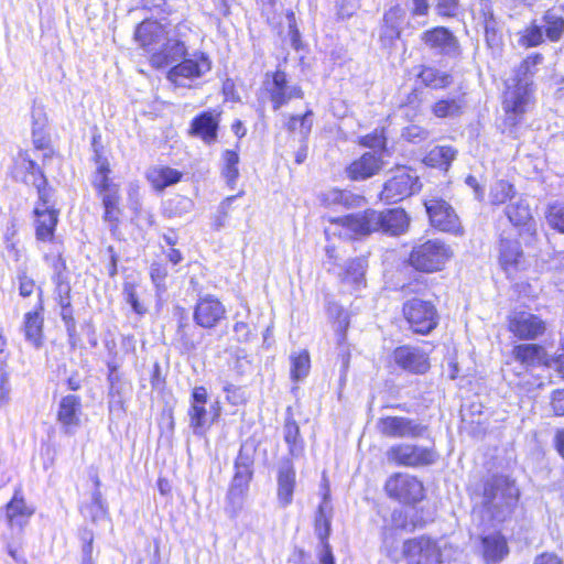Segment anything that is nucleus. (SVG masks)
Wrapping results in <instances>:
<instances>
[{"label": "nucleus", "instance_id": "nucleus-1", "mask_svg": "<svg viewBox=\"0 0 564 564\" xmlns=\"http://www.w3.org/2000/svg\"><path fill=\"white\" fill-rule=\"evenodd\" d=\"M344 227L355 236H366L382 231L390 236H400L408 231L410 217L402 208L383 212L367 209L364 213L348 215L341 219Z\"/></svg>", "mask_w": 564, "mask_h": 564}, {"label": "nucleus", "instance_id": "nucleus-2", "mask_svg": "<svg viewBox=\"0 0 564 564\" xmlns=\"http://www.w3.org/2000/svg\"><path fill=\"white\" fill-rule=\"evenodd\" d=\"M542 54L535 53L529 55L522 61L516 70V77L507 84L505 91L502 109L506 112V123L514 127L527 112L531 101V83L529 75L533 74L532 68L542 63Z\"/></svg>", "mask_w": 564, "mask_h": 564}, {"label": "nucleus", "instance_id": "nucleus-3", "mask_svg": "<svg viewBox=\"0 0 564 564\" xmlns=\"http://www.w3.org/2000/svg\"><path fill=\"white\" fill-rule=\"evenodd\" d=\"M519 496L514 480L507 476H494L485 484L482 506L492 520L503 522L511 517Z\"/></svg>", "mask_w": 564, "mask_h": 564}, {"label": "nucleus", "instance_id": "nucleus-4", "mask_svg": "<svg viewBox=\"0 0 564 564\" xmlns=\"http://www.w3.org/2000/svg\"><path fill=\"white\" fill-rule=\"evenodd\" d=\"M253 463L252 453L246 445H242L235 460V474L226 496L227 511L232 517H236L243 508L253 477Z\"/></svg>", "mask_w": 564, "mask_h": 564}, {"label": "nucleus", "instance_id": "nucleus-5", "mask_svg": "<svg viewBox=\"0 0 564 564\" xmlns=\"http://www.w3.org/2000/svg\"><path fill=\"white\" fill-rule=\"evenodd\" d=\"M453 250L445 242L434 239L427 240L412 249L410 263L419 271H441L453 257Z\"/></svg>", "mask_w": 564, "mask_h": 564}, {"label": "nucleus", "instance_id": "nucleus-6", "mask_svg": "<svg viewBox=\"0 0 564 564\" xmlns=\"http://www.w3.org/2000/svg\"><path fill=\"white\" fill-rule=\"evenodd\" d=\"M419 188V176L411 169L399 166L384 183L380 198L388 204L397 203L411 196Z\"/></svg>", "mask_w": 564, "mask_h": 564}, {"label": "nucleus", "instance_id": "nucleus-7", "mask_svg": "<svg viewBox=\"0 0 564 564\" xmlns=\"http://www.w3.org/2000/svg\"><path fill=\"white\" fill-rule=\"evenodd\" d=\"M189 31L186 24L180 23L170 31L161 50L152 53L150 62L156 68L165 67L183 59L187 54L184 37Z\"/></svg>", "mask_w": 564, "mask_h": 564}, {"label": "nucleus", "instance_id": "nucleus-8", "mask_svg": "<svg viewBox=\"0 0 564 564\" xmlns=\"http://www.w3.org/2000/svg\"><path fill=\"white\" fill-rule=\"evenodd\" d=\"M384 489L390 498L404 505H414L424 498L422 481L406 473H395L390 476Z\"/></svg>", "mask_w": 564, "mask_h": 564}, {"label": "nucleus", "instance_id": "nucleus-9", "mask_svg": "<svg viewBox=\"0 0 564 564\" xmlns=\"http://www.w3.org/2000/svg\"><path fill=\"white\" fill-rule=\"evenodd\" d=\"M424 205L434 228L454 236L464 235V228L458 215L446 200L431 198Z\"/></svg>", "mask_w": 564, "mask_h": 564}, {"label": "nucleus", "instance_id": "nucleus-10", "mask_svg": "<svg viewBox=\"0 0 564 564\" xmlns=\"http://www.w3.org/2000/svg\"><path fill=\"white\" fill-rule=\"evenodd\" d=\"M437 454L433 448L414 444H397L387 451V459L400 466L420 467L433 464Z\"/></svg>", "mask_w": 564, "mask_h": 564}, {"label": "nucleus", "instance_id": "nucleus-11", "mask_svg": "<svg viewBox=\"0 0 564 564\" xmlns=\"http://www.w3.org/2000/svg\"><path fill=\"white\" fill-rule=\"evenodd\" d=\"M403 314L417 334H429L437 325V313L434 305L420 299L408 301L403 306Z\"/></svg>", "mask_w": 564, "mask_h": 564}, {"label": "nucleus", "instance_id": "nucleus-12", "mask_svg": "<svg viewBox=\"0 0 564 564\" xmlns=\"http://www.w3.org/2000/svg\"><path fill=\"white\" fill-rule=\"evenodd\" d=\"M377 431L391 438H416L423 435L426 427L419 422L404 416H384L377 421Z\"/></svg>", "mask_w": 564, "mask_h": 564}, {"label": "nucleus", "instance_id": "nucleus-13", "mask_svg": "<svg viewBox=\"0 0 564 564\" xmlns=\"http://www.w3.org/2000/svg\"><path fill=\"white\" fill-rule=\"evenodd\" d=\"M402 556L408 564H437L440 563L441 552L432 540L422 536L405 541Z\"/></svg>", "mask_w": 564, "mask_h": 564}, {"label": "nucleus", "instance_id": "nucleus-14", "mask_svg": "<svg viewBox=\"0 0 564 564\" xmlns=\"http://www.w3.org/2000/svg\"><path fill=\"white\" fill-rule=\"evenodd\" d=\"M545 329V322L530 312L516 311L509 317V330L519 339H535L543 335Z\"/></svg>", "mask_w": 564, "mask_h": 564}, {"label": "nucleus", "instance_id": "nucleus-15", "mask_svg": "<svg viewBox=\"0 0 564 564\" xmlns=\"http://www.w3.org/2000/svg\"><path fill=\"white\" fill-rule=\"evenodd\" d=\"M424 45L440 55L456 57L460 53L457 37L444 26H435L421 34Z\"/></svg>", "mask_w": 564, "mask_h": 564}, {"label": "nucleus", "instance_id": "nucleus-16", "mask_svg": "<svg viewBox=\"0 0 564 564\" xmlns=\"http://www.w3.org/2000/svg\"><path fill=\"white\" fill-rule=\"evenodd\" d=\"M212 63L204 55H195L194 58H184L181 63L172 67L167 73V79L175 86H186V79L198 78L209 72Z\"/></svg>", "mask_w": 564, "mask_h": 564}, {"label": "nucleus", "instance_id": "nucleus-17", "mask_svg": "<svg viewBox=\"0 0 564 564\" xmlns=\"http://www.w3.org/2000/svg\"><path fill=\"white\" fill-rule=\"evenodd\" d=\"M56 421L65 435L76 433L82 424V400L78 395L67 394L59 400Z\"/></svg>", "mask_w": 564, "mask_h": 564}, {"label": "nucleus", "instance_id": "nucleus-18", "mask_svg": "<svg viewBox=\"0 0 564 564\" xmlns=\"http://www.w3.org/2000/svg\"><path fill=\"white\" fill-rule=\"evenodd\" d=\"M226 316V308L214 295L200 297L194 310V321L204 328L215 327Z\"/></svg>", "mask_w": 564, "mask_h": 564}, {"label": "nucleus", "instance_id": "nucleus-19", "mask_svg": "<svg viewBox=\"0 0 564 564\" xmlns=\"http://www.w3.org/2000/svg\"><path fill=\"white\" fill-rule=\"evenodd\" d=\"M405 19L406 10L400 4H395L384 12L379 35L383 46L391 47L400 39Z\"/></svg>", "mask_w": 564, "mask_h": 564}, {"label": "nucleus", "instance_id": "nucleus-20", "mask_svg": "<svg viewBox=\"0 0 564 564\" xmlns=\"http://www.w3.org/2000/svg\"><path fill=\"white\" fill-rule=\"evenodd\" d=\"M171 30L153 20H144L134 31L135 42L148 52H156L158 46L165 40Z\"/></svg>", "mask_w": 564, "mask_h": 564}, {"label": "nucleus", "instance_id": "nucleus-21", "mask_svg": "<svg viewBox=\"0 0 564 564\" xmlns=\"http://www.w3.org/2000/svg\"><path fill=\"white\" fill-rule=\"evenodd\" d=\"M499 263L509 276L523 268L524 256L518 240L501 238L499 243Z\"/></svg>", "mask_w": 564, "mask_h": 564}, {"label": "nucleus", "instance_id": "nucleus-22", "mask_svg": "<svg viewBox=\"0 0 564 564\" xmlns=\"http://www.w3.org/2000/svg\"><path fill=\"white\" fill-rule=\"evenodd\" d=\"M206 402L207 390L204 387L194 388L188 416L189 426L196 435H203L208 426V414L205 408Z\"/></svg>", "mask_w": 564, "mask_h": 564}, {"label": "nucleus", "instance_id": "nucleus-23", "mask_svg": "<svg viewBox=\"0 0 564 564\" xmlns=\"http://www.w3.org/2000/svg\"><path fill=\"white\" fill-rule=\"evenodd\" d=\"M393 357L398 366L413 373H425L430 368L426 354L419 348L399 347L394 350Z\"/></svg>", "mask_w": 564, "mask_h": 564}, {"label": "nucleus", "instance_id": "nucleus-24", "mask_svg": "<svg viewBox=\"0 0 564 564\" xmlns=\"http://www.w3.org/2000/svg\"><path fill=\"white\" fill-rule=\"evenodd\" d=\"M270 96L273 102L274 110L289 102L293 98H302L303 91L300 86L288 85L286 74L276 70L273 74L272 86L270 88Z\"/></svg>", "mask_w": 564, "mask_h": 564}, {"label": "nucleus", "instance_id": "nucleus-25", "mask_svg": "<svg viewBox=\"0 0 564 564\" xmlns=\"http://www.w3.org/2000/svg\"><path fill=\"white\" fill-rule=\"evenodd\" d=\"M295 468L290 459L280 462L278 467V500L285 508L291 505L295 489Z\"/></svg>", "mask_w": 564, "mask_h": 564}, {"label": "nucleus", "instance_id": "nucleus-26", "mask_svg": "<svg viewBox=\"0 0 564 564\" xmlns=\"http://www.w3.org/2000/svg\"><path fill=\"white\" fill-rule=\"evenodd\" d=\"M58 214L59 212L56 208L46 209V207H34L33 215L36 240L43 242L54 240Z\"/></svg>", "mask_w": 564, "mask_h": 564}, {"label": "nucleus", "instance_id": "nucleus-27", "mask_svg": "<svg viewBox=\"0 0 564 564\" xmlns=\"http://www.w3.org/2000/svg\"><path fill=\"white\" fill-rule=\"evenodd\" d=\"M382 166L383 162L380 156L367 152L348 166L347 174L354 181L366 180L377 174Z\"/></svg>", "mask_w": 564, "mask_h": 564}, {"label": "nucleus", "instance_id": "nucleus-28", "mask_svg": "<svg viewBox=\"0 0 564 564\" xmlns=\"http://www.w3.org/2000/svg\"><path fill=\"white\" fill-rule=\"evenodd\" d=\"M218 124V115L205 111L193 119L191 133L200 138L205 143L212 144L217 140Z\"/></svg>", "mask_w": 564, "mask_h": 564}, {"label": "nucleus", "instance_id": "nucleus-29", "mask_svg": "<svg viewBox=\"0 0 564 564\" xmlns=\"http://www.w3.org/2000/svg\"><path fill=\"white\" fill-rule=\"evenodd\" d=\"M368 261L365 257H358L345 264L344 272L340 273L341 284L350 291L358 290L366 285V271Z\"/></svg>", "mask_w": 564, "mask_h": 564}, {"label": "nucleus", "instance_id": "nucleus-30", "mask_svg": "<svg viewBox=\"0 0 564 564\" xmlns=\"http://www.w3.org/2000/svg\"><path fill=\"white\" fill-rule=\"evenodd\" d=\"M34 510L29 507L20 489L14 491L12 499L6 506V517L10 527L22 528Z\"/></svg>", "mask_w": 564, "mask_h": 564}, {"label": "nucleus", "instance_id": "nucleus-31", "mask_svg": "<svg viewBox=\"0 0 564 564\" xmlns=\"http://www.w3.org/2000/svg\"><path fill=\"white\" fill-rule=\"evenodd\" d=\"M145 176L155 191H163L178 183L182 178V173L170 166L155 165L147 171Z\"/></svg>", "mask_w": 564, "mask_h": 564}, {"label": "nucleus", "instance_id": "nucleus-32", "mask_svg": "<svg viewBox=\"0 0 564 564\" xmlns=\"http://www.w3.org/2000/svg\"><path fill=\"white\" fill-rule=\"evenodd\" d=\"M14 173L28 184H32V180H36L39 173H43L36 162L31 158L29 151H20L14 159Z\"/></svg>", "mask_w": 564, "mask_h": 564}, {"label": "nucleus", "instance_id": "nucleus-33", "mask_svg": "<svg viewBox=\"0 0 564 564\" xmlns=\"http://www.w3.org/2000/svg\"><path fill=\"white\" fill-rule=\"evenodd\" d=\"M95 163L96 172L94 174L93 184L98 193L101 195L111 192V189H117L118 186L112 184L109 180L110 167L108 160L104 158L97 149H95Z\"/></svg>", "mask_w": 564, "mask_h": 564}, {"label": "nucleus", "instance_id": "nucleus-34", "mask_svg": "<svg viewBox=\"0 0 564 564\" xmlns=\"http://www.w3.org/2000/svg\"><path fill=\"white\" fill-rule=\"evenodd\" d=\"M484 557L487 562L501 561L509 552L507 541L500 533H492L482 539Z\"/></svg>", "mask_w": 564, "mask_h": 564}, {"label": "nucleus", "instance_id": "nucleus-35", "mask_svg": "<svg viewBox=\"0 0 564 564\" xmlns=\"http://www.w3.org/2000/svg\"><path fill=\"white\" fill-rule=\"evenodd\" d=\"M456 154L457 151L449 145L435 147L425 155L423 162L431 167L447 170Z\"/></svg>", "mask_w": 564, "mask_h": 564}, {"label": "nucleus", "instance_id": "nucleus-36", "mask_svg": "<svg viewBox=\"0 0 564 564\" xmlns=\"http://www.w3.org/2000/svg\"><path fill=\"white\" fill-rule=\"evenodd\" d=\"M464 107V95H459L436 101L432 107V112L437 118L456 117L463 112Z\"/></svg>", "mask_w": 564, "mask_h": 564}, {"label": "nucleus", "instance_id": "nucleus-37", "mask_svg": "<svg viewBox=\"0 0 564 564\" xmlns=\"http://www.w3.org/2000/svg\"><path fill=\"white\" fill-rule=\"evenodd\" d=\"M43 317L40 312H29L24 316L23 330L28 341L40 347L42 344Z\"/></svg>", "mask_w": 564, "mask_h": 564}, {"label": "nucleus", "instance_id": "nucleus-38", "mask_svg": "<svg viewBox=\"0 0 564 564\" xmlns=\"http://www.w3.org/2000/svg\"><path fill=\"white\" fill-rule=\"evenodd\" d=\"M517 43L522 48L536 47L544 42L542 26L532 21L523 30L516 33Z\"/></svg>", "mask_w": 564, "mask_h": 564}, {"label": "nucleus", "instance_id": "nucleus-39", "mask_svg": "<svg viewBox=\"0 0 564 564\" xmlns=\"http://www.w3.org/2000/svg\"><path fill=\"white\" fill-rule=\"evenodd\" d=\"M542 30H545V36L551 42H558L564 34V18L553 10H547L542 17Z\"/></svg>", "mask_w": 564, "mask_h": 564}, {"label": "nucleus", "instance_id": "nucleus-40", "mask_svg": "<svg viewBox=\"0 0 564 564\" xmlns=\"http://www.w3.org/2000/svg\"><path fill=\"white\" fill-rule=\"evenodd\" d=\"M333 516V508H328L326 505L318 506L314 517V532L319 541L328 540Z\"/></svg>", "mask_w": 564, "mask_h": 564}, {"label": "nucleus", "instance_id": "nucleus-41", "mask_svg": "<svg viewBox=\"0 0 564 564\" xmlns=\"http://www.w3.org/2000/svg\"><path fill=\"white\" fill-rule=\"evenodd\" d=\"M419 78L426 86L434 89H442L452 84V76L434 67L423 66Z\"/></svg>", "mask_w": 564, "mask_h": 564}, {"label": "nucleus", "instance_id": "nucleus-42", "mask_svg": "<svg viewBox=\"0 0 564 564\" xmlns=\"http://www.w3.org/2000/svg\"><path fill=\"white\" fill-rule=\"evenodd\" d=\"M506 215L514 226H523L532 217L529 205L522 198L511 200L506 208Z\"/></svg>", "mask_w": 564, "mask_h": 564}, {"label": "nucleus", "instance_id": "nucleus-43", "mask_svg": "<svg viewBox=\"0 0 564 564\" xmlns=\"http://www.w3.org/2000/svg\"><path fill=\"white\" fill-rule=\"evenodd\" d=\"M223 161H224V165H223V170H221V175L226 180L227 184L230 187H234L236 184V181L239 177V169H238L239 155L236 151L226 150L223 153Z\"/></svg>", "mask_w": 564, "mask_h": 564}, {"label": "nucleus", "instance_id": "nucleus-44", "mask_svg": "<svg viewBox=\"0 0 564 564\" xmlns=\"http://www.w3.org/2000/svg\"><path fill=\"white\" fill-rule=\"evenodd\" d=\"M31 185L36 188L39 197L34 207H46V209L55 208L52 200L53 188L47 186V180L43 173H39L36 180H32Z\"/></svg>", "mask_w": 564, "mask_h": 564}, {"label": "nucleus", "instance_id": "nucleus-45", "mask_svg": "<svg viewBox=\"0 0 564 564\" xmlns=\"http://www.w3.org/2000/svg\"><path fill=\"white\" fill-rule=\"evenodd\" d=\"M95 485H96V487H99V485H100L98 477L95 478ZM84 512H85L86 517H89L91 519V521H94V522L97 521L98 519L106 517V514H107L106 502H105L102 495L98 488H96V490L93 492L91 503L84 509Z\"/></svg>", "mask_w": 564, "mask_h": 564}, {"label": "nucleus", "instance_id": "nucleus-46", "mask_svg": "<svg viewBox=\"0 0 564 564\" xmlns=\"http://www.w3.org/2000/svg\"><path fill=\"white\" fill-rule=\"evenodd\" d=\"M489 197L494 205H501L507 200H512L514 197L513 185L503 180H499L491 185Z\"/></svg>", "mask_w": 564, "mask_h": 564}, {"label": "nucleus", "instance_id": "nucleus-47", "mask_svg": "<svg viewBox=\"0 0 564 564\" xmlns=\"http://www.w3.org/2000/svg\"><path fill=\"white\" fill-rule=\"evenodd\" d=\"M102 198V204L105 207L104 218L109 223H117L120 215L119 209V191L111 189V192H107L100 195Z\"/></svg>", "mask_w": 564, "mask_h": 564}, {"label": "nucleus", "instance_id": "nucleus-48", "mask_svg": "<svg viewBox=\"0 0 564 564\" xmlns=\"http://www.w3.org/2000/svg\"><path fill=\"white\" fill-rule=\"evenodd\" d=\"M32 118H33L32 135H33L34 147L37 150L45 149V147L47 144V140L43 134V129L46 124L45 115L43 113L42 109H34L32 112Z\"/></svg>", "mask_w": 564, "mask_h": 564}, {"label": "nucleus", "instance_id": "nucleus-49", "mask_svg": "<svg viewBox=\"0 0 564 564\" xmlns=\"http://www.w3.org/2000/svg\"><path fill=\"white\" fill-rule=\"evenodd\" d=\"M313 112L307 110L303 116H291L286 129L291 132L299 131L303 138H306L313 126Z\"/></svg>", "mask_w": 564, "mask_h": 564}, {"label": "nucleus", "instance_id": "nucleus-50", "mask_svg": "<svg viewBox=\"0 0 564 564\" xmlns=\"http://www.w3.org/2000/svg\"><path fill=\"white\" fill-rule=\"evenodd\" d=\"M542 347L534 344L518 345L513 349L514 358L522 364L532 365L540 359Z\"/></svg>", "mask_w": 564, "mask_h": 564}, {"label": "nucleus", "instance_id": "nucleus-51", "mask_svg": "<svg viewBox=\"0 0 564 564\" xmlns=\"http://www.w3.org/2000/svg\"><path fill=\"white\" fill-rule=\"evenodd\" d=\"M291 362V376L294 380H301L307 376L311 367V361L310 355L306 350L301 351L296 356H292Z\"/></svg>", "mask_w": 564, "mask_h": 564}, {"label": "nucleus", "instance_id": "nucleus-52", "mask_svg": "<svg viewBox=\"0 0 564 564\" xmlns=\"http://www.w3.org/2000/svg\"><path fill=\"white\" fill-rule=\"evenodd\" d=\"M12 387L6 360H0V408L11 400Z\"/></svg>", "mask_w": 564, "mask_h": 564}, {"label": "nucleus", "instance_id": "nucleus-53", "mask_svg": "<svg viewBox=\"0 0 564 564\" xmlns=\"http://www.w3.org/2000/svg\"><path fill=\"white\" fill-rule=\"evenodd\" d=\"M549 225L564 234V203H555L549 207L546 214Z\"/></svg>", "mask_w": 564, "mask_h": 564}, {"label": "nucleus", "instance_id": "nucleus-54", "mask_svg": "<svg viewBox=\"0 0 564 564\" xmlns=\"http://www.w3.org/2000/svg\"><path fill=\"white\" fill-rule=\"evenodd\" d=\"M402 137L412 143H421L430 137V132L416 124H411L403 129Z\"/></svg>", "mask_w": 564, "mask_h": 564}, {"label": "nucleus", "instance_id": "nucleus-55", "mask_svg": "<svg viewBox=\"0 0 564 564\" xmlns=\"http://www.w3.org/2000/svg\"><path fill=\"white\" fill-rule=\"evenodd\" d=\"M359 7V0H337V14L340 19H349Z\"/></svg>", "mask_w": 564, "mask_h": 564}, {"label": "nucleus", "instance_id": "nucleus-56", "mask_svg": "<svg viewBox=\"0 0 564 564\" xmlns=\"http://www.w3.org/2000/svg\"><path fill=\"white\" fill-rule=\"evenodd\" d=\"M435 10L438 15L444 18L455 17L458 12L457 0H436Z\"/></svg>", "mask_w": 564, "mask_h": 564}, {"label": "nucleus", "instance_id": "nucleus-57", "mask_svg": "<svg viewBox=\"0 0 564 564\" xmlns=\"http://www.w3.org/2000/svg\"><path fill=\"white\" fill-rule=\"evenodd\" d=\"M123 293L126 295L127 302L131 305L132 310L139 314L143 315L145 313V308L138 301L135 289L132 284H126L123 288Z\"/></svg>", "mask_w": 564, "mask_h": 564}, {"label": "nucleus", "instance_id": "nucleus-58", "mask_svg": "<svg viewBox=\"0 0 564 564\" xmlns=\"http://www.w3.org/2000/svg\"><path fill=\"white\" fill-rule=\"evenodd\" d=\"M477 18L481 24H485L491 20H495V13L492 9V4L488 0H481L479 2V10L477 13Z\"/></svg>", "mask_w": 564, "mask_h": 564}, {"label": "nucleus", "instance_id": "nucleus-59", "mask_svg": "<svg viewBox=\"0 0 564 564\" xmlns=\"http://www.w3.org/2000/svg\"><path fill=\"white\" fill-rule=\"evenodd\" d=\"M83 541L85 542L83 546V562L82 564H95L93 560V541L94 536L90 532H84Z\"/></svg>", "mask_w": 564, "mask_h": 564}, {"label": "nucleus", "instance_id": "nucleus-60", "mask_svg": "<svg viewBox=\"0 0 564 564\" xmlns=\"http://www.w3.org/2000/svg\"><path fill=\"white\" fill-rule=\"evenodd\" d=\"M35 289V282L25 273L19 274V293L21 296H30Z\"/></svg>", "mask_w": 564, "mask_h": 564}, {"label": "nucleus", "instance_id": "nucleus-61", "mask_svg": "<svg viewBox=\"0 0 564 564\" xmlns=\"http://www.w3.org/2000/svg\"><path fill=\"white\" fill-rule=\"evenodd\" d=\"M343 198L340 205L346 207H359L365 203V198L360 195L354 194L349 191H341Z\"/></svg>", "mask_w": 564, "mask_h": 564}, {"label": "nucleus", "instance_id": "nucleus-62", "mask_svg": "<svg viewBox=\"0 0 564 564\" xmlns=\"http://www.w3.org/2000/svg\"><path fill=\"white\" fill-rule=\"evenodd\" d=\"M300 430L295 423H288L284 427V440L291 446L290 451L293 453Z\"/></svg>", "mask_w": 564, "mask_h": 564}, {"label": "nucleus", "instance_id": "nucleus-63", "mask_svg": "<svg viewBox=\"0 0 564 564\" xmlns=\"http://www.w3.org/2000/svg\"><path fill=\"white\" fill-rule=\"evenodd\" d=\"M321 550L318 552V558L321 564H335V558L332 552V547L328 540L319 541Z\"/></svg>", "mask_w": 564, "mask_h": 564}, {"label": "nucleus", "instance_id": "nucleus-64", "mask_svg": "<svg viewBox=\"0 0 564 564\" xmlns=\"http://www.w3.org/2000/svg\"><path fill=\"white\" fill-rule=\"evenodd\" d=\"M552 408L556 415H564V390H558L553 393Z\"/></svg>", "mask_w": 564, "mask_h": 564}]
</instances>
